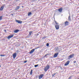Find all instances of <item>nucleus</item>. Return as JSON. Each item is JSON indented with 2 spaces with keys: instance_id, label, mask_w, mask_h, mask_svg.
<instances>
[{
  "instance_id": "nucleus-1",
  "label": "nucleus",
  "mask_w": 79,
  "mask_h": 79,
  "mask_svg": "<svg viewBox=\"0 0 79 79\" xmlns=\"http://www.w3.org/2000/svg\"><path fill=\"white\" fill-rule=\"evenodd\" d=\"M50 68V66L48 65H47V66H46L44 68V70L45 71V72H46V71H47V70L48 69Z\"/></svg>"
},
{
  "instance_id": "nucleus-2",
  "label": "nucleus",
  "mask_w": 79,
  "mask_h": 79,
  "mask_svg": "<svg viewBox=\"0 0 79 79\" xmlns=\"http://www.w3.org/2000/svg\"><path fill=\"white\" fill-rule=\"evenodd\" d=\"M55 27L56 29V30H58V29H59L60 28V26L59 25H55Z\"/></svg>"
},
{
  "instance_id": "nucleus-3",
  "label": "nucleus",
  "mask_w": 79,
  "mask_h": 79,
  "mask_svg": "<svg viewBox=\"0 0 79 79\" xmlns=\"http://www.w3.org/2000/svg\"><path fill=\"white\" fill-rule=\"evenodd\" d=\"M58 55V52L55 53L54 55V57L56 58V57H57Z\"/></svg>"
},
{
  "instance_id": "nucleus-4",
  "label": "nucleus",
  "mask_w": 79,
  "mask_h": 79,
  "mask_svg": "<svg viewBox=\"0 0 79 79\" xmlns=\"http://www.w3.org/2000/svg\"><path fill=\"white\" fill-rule=\"evenodd\" d=\"M16 55L17 54L16 53H15L13 54V56L14 59H15L16 58Z\"/></svg>"
},
{
  "instance_id": "nucleus-5",
  "label": "nucleus",
  "mask_w": 79,
  "mask_h": 79,
  "mask_svg": "<svg viewBox=\"0 0 79 79\" xmlns=\"http://www.w3.org/2000/svg\"><path fill=\"white\" fill-rule=\"evenodd\" d=\"M36 48H35V49H32L30 52V54L32 53H33L34 52V51H35V49H36Z\"/></svg>"
},
{
  "instance_id": "nucleus-6",
  "label": "nucleus",
  "mask_w": 79,
  "mask_h": 79,
  "mask_svg": "<svg viewBox=\"0 0 79 79\" xmlns=\"http://www.w3.org/2000/svg\"><path fill=\"white\" fill-rule=\"evenodd\" d=\"M13 36H14V35H9L8 37V39H11V38L13 37Z\"/></svg>"
},
{
  "instance_id": "nucleus-7",
  "label": "nucleus",
  "mask_w": 79,
  "mask_h": 79,
  "mask_svg": "<svg viewBox=\"0 0 79 79\" xmlns=\"http://www.w3.org/2000/svg\"><path fill=\"white\" fill-rule=\"evenodd\" d=\"M43 77H44V74H42L39 76V79H41Z\"/></svg>"
},
{
  "instance_id": "nucleus-8",
  "label": "nucleus",
  "mask_w": 79,
  "mask_h": 79,
  "mask_svg": "<svg viewBox=\"0 0 79 79\" xmlns=\"http://www.w3.org/2000/svg\"><path fill=\"white\" fill-rule=\"evenodd\" d=\"M16 22H17L18 23H19V24H21L22 23H23L22 21H20V20H16Z\"/></svg>"
},
{
  "instance_id": "nucleus-9",
  "label": "nucleus",
  "mask_w": 79,
  "mask_h": 79,
  "mask_svg": "<svg viewBox=\"0 0 79 79\" xmlns=\"http://www.w3.org/2000/svg\"><path fill=\"white\" fill-rule=\"evenodd\" d=\"M69 64V61H68L64 64V66H67Z\"/></svg>"
},
{
  "instance_id": "nucleus-10",
  "label": "nucleus",
  "mask_w": 79,
  "mask_h": 79,
  "mask_svg": "<svg viewBox=\"0 0 79 79\" xmlns=\"http://www.w3.org/2000/svg\"><path fill=\"white\" fill-rule=\"evenodd\" d=\"M58 11H59L60 13H61L62 12V11H63V8H60L59 10H58Z\"/></svg>"
},
{
  "instance_id": "nucleus-11",
  "label": "nucleus",
  "mask_w": 79,
  "mask_h": 79,
  "mask_svg": "<svg viewBox=\"0 0 79 79\" xmlns=\"http://www.w3.org/2000/svg\"><path fill=\"white\" fill-rule=\"evenodd\" d=\"M74 56V55L73 54L69 56V58H73V57Z\"/></svg>"
},
{
  "instance_id": "nucleus-12",
  "label": "nucleus",
  "mask_w": 79,
  "mask_h": 79,
  "mask_svg": "<svg viewBox=\"0 0 79 79\" xmlns=\"http://www.w3.org/2000/svg\"><path fill=\"white\" fill-rule=\"evenodd\" d=\"M65 26H68L69 24V22H68V21L65 22Z\"/></svg>"
},
{
  "instance_id": "nucleus-13",
  "label": "nucleus",
  "mask_w": 79,
  "mask_h": 79,
  "mask_svg": "<svg viewBox=\"0 0 79 79\" xmlns=\"http://www.w3.org/2000/svg\"><path fill=\"white\" fill-rule=\"evenodd\" d=\"M19 9V6H17L15 9V10H18Z\"/></svg>"
},
{
  "instance_id": "nucleus-14",
  "label": "nucleus",
  "mask_w": 79,
  "mask_h": 79,
  "mask_svg": "<svg viewBox=\"0 0 79 79\" xmlns=\"http://www.w3.org/2000/svg\"><path fill=\"white\" fill-rule=\"evenodd\" d=\"M19 30H16L14 31V32L15 33H17V32H19Z\"/></svg>"
},
{
  "instance_id": "nucleus-15",
  "label": "nucleus",
  "mask_w": 79,
  "mask_h": 79,
  "mask_svg": "<svg viewBox=\"0 0 79 79\" xmlns=\"http://www.w3.org/2000/svg\"><path fill=\"white\" fill-rule=\"evenodd\" d=\"M29 35H28L27 36L28 37H29L30 36V35H31V34H32V31L30 32H29Z\"/></svg>"
},
{
  "instance_id": "nucleus-16",
  "label": "nucleus",
  "mask_w": 79,
  "mask_h": 79,
  "mask_svg": "<svg viewBox=\"0 0 79 79\" xmlns=\"http://www.w3.org/2000/svg\"><path fill=\"white\" fill-rule=\"evenodd\" d=\"M56 75V73H53L52 75V77H55V76Z\"/></svg>"
},
{
  "instance_id": "nucleus-17",
  "label": "nucleus",
  "mask_w": 79,
  "mask_h": 79,
  "mask_svg": "<svg viewBox=\"0 0 79 79\" xmlns=\"http://www.w3.org/2000/svg\"><path fill=\"white\" fill-rule=\"evenodd\" d=\"M3 8H4L2 6V7L0 8V10L2 11V10H3Z\"/></svg>"
},
{
  "instance_id": "nucleus-18",
  "label": "nucleus",
  "mask_w": 79,
  "mask_h": 79,
  "mask_svg": "<svg viewBox=\"0 0 79 79\" xmlns=\"http://www.w3.org/2000/svg\"><path fill=\"white\" fill-rule=\"evenodd\" d=\"M71 17H70V16H69V18H68V20L69 21H71Z\"/></svg>"
},
{
  "instance_id": "nucleus-19",
  "label": "nucleus",
  "mask_w": 79,
  "mask_h": 79,
  "mask_svg": "<svg viewBox=\"0 0 79 79\" xmlns=\"http://www.w3.org/2000/svg\"><path fill=\"white\" fill-rule=\"evenodd\" d=\"M32 71H33L32 70H31V72L30 73V74L31 75H32Z\"/></svg>"
},
{
  "instance_id": "nucleus-20",
  "label": "nucleus",
  "mask_w": 79,
  "mask_h": 79,
  "mask_svg": "<svg viewBox=\"0 0 79 79\" xmlns=\"http://www.w3.org/2000/svg\"><path fill=\"white\" fill-rule=\"evenodd\" d=\"M31 12H29L28 13V16H30L31 15Z\"/></svg>"
},
{
  "instance_id": "nucleus-21",
  "label": "nucleus",
  "mask_w": 79,
  "mask_h": 79,
  "mask_svg": "<svg viewBox=\"0 0 79 79\" xmlns=\"http://www.w3.org/2000/svg\"><path fill=\"white\" fill-rule=\"evenodd\" d=\"M57 50H59V49L58 48H56V52H58Z\"/></svg>"
},
{
  "instance_id": "nucleus-22",
  "label": "nucleus",
  "mask_w": 79,
  "mask_h": 79,
  "mask_svg": "<svg viewBox=\"0 0 79 79\" xmlns=\"http://www.w3.org/2000/svg\"><path fill=\"white\" fill-rule=\"evenodd\" d=\"M39 66L38 64L35 65V68H36V67H37V66Z\"/></svg>"
},
{
  "instance_id": "nucleus-23",
  "label": "nucleus",
  "mask_w": 79,
  "mask_h": 79,
  "mask_svg": "<svg viewBox=\"0 0 79 79\" xmlns=\"http://www.w3.org/2000/svg\"><path fill=\"white\" fill-rule=\"evenodd\" d=\"M46 46L47 47H48V46H49V44H48V43H47L46 44Z\"/></svg>"
},
{
  "instance_id": "nucleus-24",
  "label": "nucleus",
  "mask_w": 79,
  "mask_h": 79,
  "mask_svg": "<svg viewBox=\"0 0 79 79\" xmlns=\"http://www.w3.org/2000/svg\"><path fill=\"white\" fill-rule=\"evenodd\" d=\"M46 38V36H44L42 38V39H45Z\"/></svg>"
},
{
  "instance_id": "nucleus-25",
  "label": "nucleus",
  "mask_w": 79,
  "mask_h": 79,
  "mask_svg": "<svg viewBox=\"0 0 79 79\" xmlns=\"http://www.w3.org/2000/svg\"><path fill=\"white\" fill-rule=\"evenodd\" d=\"M55 23L56 24H57V25H58V23H57V22H56V21H55Z\"/></svg>"
},
{
  "instance_id": "nucleus-26",
  "label": "nucleus",
  "mask_w": 79,
  "mask_h": 79,
  "mask_svg": "<svg viewBox=\"0 0 79 79\" xmlns=\"http://www.w3.org/2000/svg\"><path fill=\"white\" fill-rule=\"evenodd\" d=\"M2 19V17L1 16L0 17V21H1Z\"/></svg>"
},
{
  "instance_id": "nucleus-27",
  "label": "nucleus",
  "mask_w": 79,
  "mask_h": 79,
  "mask_svg": "<svg viewBox=\"0 0 79 79\" xmlns=\"http://www.w3.org/2000/svg\"><path fill=\"white\" fill-rule=\"evenodd\" d=\"M2 6L4 8V6H5V4L3 5Z\"/></svg>"
},
{
  "instance_id": "nucleus-28",
  "label": "nucleus",
  "mask_w": 79,
  "mask_h": 79,
  "mask_svg": "<svg viewBox=\"0 0 79 79\" xmlns=\"http://www.w3.org/2000/svg\"><path fill=\"white\" fill-rule=\"evenodd\" d=\"M1 56H5V55H0Z\"/></svg>"
},
{
  "instance_id": "nucleus-29",
  "label": "nucleus",
  "mask_w": 79,
  "mask_h": 79,
  "mask_svg": "<svg viewBox=\"0 0 79 79\" xmlns=\"http://www.w3.org/2000/svg\"><path fill=\"white\" fill-rule=\"evenodd\" d=\"M74 63H76V61H74L73 62Z\"/></svg>"
},
{
  "instance_id": "nucleus-30",
  "label": "nucleus",
  "mask_w": 79,
  "mask_h": 79,
  "mask_svg": "<svg viewBox=\"0 0 79 79\" xmlns=\"http://www.w3.org/2000/svg\"><path fill=\"white\" fill-rule=\"evenodd\" d=\"M46 55H47V56H48L49 55H50V54H47Z\"/></svg>"
},
{
  "instance_id": "nucleus-31",
  "label": "nucleus",
  "mask_w": 79,
  "mask_h": 79,
  "mask_svg": "<svg viewBox=\"0 0 79 79\" xmlns=\"http://www.w3.org/2000/svg\"><path fill=\"white\" fill-rule=\"evenodd\" d=\"M27 62V61H25L24 62V63H26Z\"/></svg>"
},
{
  "instance_id": "nucleus-32",
  "label": "nucleus",
  "mask_w": 79,
  "mask_h": 79,
  "mask_svg": "<svg viewBox=\"0 0 79 79\" xmlns=\"http://www.w3.org/2000/svg\"><path fill=\"white\" fill-rule=\"evenodd\" d=\"M4 31L5 32H6V30H4Z\"/></svg>"
},
{
  "instance_id": "nucleus-33",
  "label": "nucleus",
  "mask_w": 79,
  "mask_h": 79,
  "mask_svg": "<svg viewBox=\"0 0 79 79\" xmlns=\"http://www.w3.org/2000/svg\"><path fill=\"white\" fill-rule=\"evenodd\" d=\"M47 56V54H46V55H45V57Z\"/></svg>"
},
{
  "instance_id": "nucleus-34",
  "label": "nucleus",
  "mask_w": 79,
  "mask_h": 79,
  "mask_svg": "<svg viewBox=\"0 0 79 79\" xmlns=\"http://www.w3.org/2000/svg\"><path fill=\"white\" fill-rule=\"evenodd\" d=\"M69 79H71V77H69Z\"/></svg>"
},
{
  "instance_id": "nucleus-35",
  "label": "nucleus",
  "mask_w": 79,
  "mask_h": 79,
  "mask_svg": "<svg viewBox=\"0 0 79 79\" xmlns=\"http://www.w3.org/2000/svg\"><path fill=\"white\" fill-rule=\"evenodd\" d=\"M0 67H1V66L0 65Z\"/></svg>"
}]
</instances>
